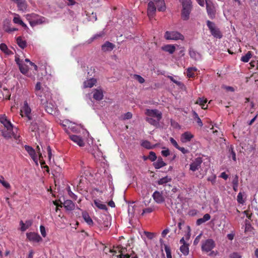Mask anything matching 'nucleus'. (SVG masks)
Listing matches in <instances>:
<instances>
[{
  "instance_id": "37998d69",
  "label": "nucleus",
  "mask_w": 258,
  "mask_h": 258,
  "mask_svg": "<svg viewBox=\"0 0 258 258\" xmlns=\"http://www.w3.org/2000/svg\"><path fill=\"white\" fill-rule=\"evenodd\" d=\"M147 158L151 161H155L157 159V156L155 152L151 151L149 153V155L147 157Z\"/></svg>"
},
{
  "instance_id": "bf43d9fd",
  "label": "nucleus",
  "mask_w": 258,
  "mask_h": 258,
  "mask_svg": "<svg viewBox=\"0 0 258 258\" xmlns=\"http://www.w3.org/2000/svg\"><path fill=\"white\" fill-rule=\"evenodd\" d=\"M144 233H145V235L149 239H152L153 238V237H154V233H151V232H147V231H145Z\"/></svg>"
},
{
  "instance_id": "4c0bfd02",
  "label": "nucleus",
  "mask_w": 258,
  "mask_h": 258,
  "mask_svg": "<svg viewBox=\"0 0 258 258\" xmlns=\"http://www.w3.org/2000/svg\"><path fill=\"white\" fill-rule=\"evenodd\" d=\"M19 67L20 72L23 74H26L28 72V67L25 64H19Z\"/></svg>"
},
{
  "instance_id": "f704fd0d",
  "label": "nucleus",
  "mask_w": 258,
  "mask_h": 258,
  "mask_svg": "<svg viewBox=\"0 0 258 258\" xmlns=\"http://www.w3.org/2000/svg\"><path fill=\"white\" fill-rule=\"evenodd\" d=\"M180 250L184 255H187L189 253L188 244L182 245L180 247Z\"/></svg>"
},
{
  "instance_id": "5fc2aeb1",
  "label": "nucleus",
  "mask_w": 258,
  "mask_h": 258,
  "mask_svg": "<svg viewBox=\"0 0 258 258\" xmlns=\"http://www.w3.org/2000/svg\"><path fill=\"white\" fill-rule=\"evenodd\" d=\"M232 183V185H238V176L237 174L233 176Z\"/></svg>"
},
{
  "instance_id": "aec40b11",
  "label": "nucleus",
  "mask_w": 258,
  "mask_h": 258,
  "mask_svg": "<svg viewBox=\"0 0 258 258\" xmlns=\"http://www.w3.org/2000/svg\"><path fill=\"white\" fill-rule=\"evenodd\" d=\"M159 241L161 247L164 246V249L166 253L167 258H172L170 247L168 245L163 243L164 241L162 239H160Z\"/></svg>"
},
{
  "instance_id": "5701e85b",
  "label": "nucleus",
  "mask_w": 258,
  "mask_h": 258,
  "mask_svg": "<svg viewBox=\"0 0 258 258\" xmlns=\"http://www.w3.org/2000/svg\"><path fill=\"white\" fill-rule=\"evenodd\" d=\"M166 165V163L164 162L163 159L159 157H158L156 162L153 163V165L155 169H160Z\"/></svg>"
},
{
  "instance_id": "9b49d317",
  "label": "nucleus",
  "mask_w": 258,
  "mask_h": 258,
  "mask_svg": "<svg viewBox=\"0 0 258 258\" xmlns=\"http://www.w3.org/2000/svg\"><path fill=\"white\" fill-rule=\"evenodd\" d=\"M153 200L157 204H161L165 201V198L162 191H155L152 195Z\"/></svg>"
},
{
  "instance_id": "c756f323",
  "label": "nucleus",
  "mask_w": 258,
  "mask_h": 258,
  "mask_svg": "<svg viewBox=\"0 0 258 258\" xmlns=\"http://www.w3.org/2000/svg\"><path fill=\"white\" fill-rule=\"evenodd\" d=\"M35 93L36 95L39 98L41 104H44L45 103V96L44 95V93H43V89L38 91H35Z\"/></svg>"
},
{
  "instance_id": "603ef678",
  "label": "nucleus",
  "mask_w": 258,
  "mask_h": 258,
  "mask_svg": "<svg viewBox=\"0 0 258 258\" xmlns=\"http://www.w3.org/2000/svg\"><path fill=\"white\" fill-rule=\"evenodd\" d=\"M189 54L190 57L196 59L197 57V52L193 49H190L189 51Z\"/></svg>"
},
{
  "instance_id": "c85d7f7f",
  "label": "nucleus",
  "mask_w": 258,
  "mask_h": 258,
  "mask_svg": "<svg viewBox=\"0 0 258 258\" xmlns=\"http://www.w3.org/2000/svg\"><path fill=\"white\" fill-rule=\"evenodd\" d=\"M82 216L85 221L89 226H92L93 225V220H92V219L90 218L89 214L87 212L83 213Z\"/></svg>"
},
{
  "instance_id": "a19ab883",
  "label": "nucleus",
  "mask_w": 258,
  "mask_h": 258,
  "mask_svg": "<svg viewBox=\"0 0 258 258\" xmlns=\"http://www.w3.org/2000/svg\"><path fill=\"white\" fill-rule=\"evenodd\" d=\"M5 127L8 130V131H11L13 130V125L10 120L8 119L5 122L2 123Z\"/></svg>"
},
{
  "instance_id": "423d86ee",
  "label": "nucleus",
  "mask_w": 258,
  "mask_h": 258,
  "mask_svg": "<svg viewBox=\"0 0 258 258\" xmlns=\"http://www.w3.org/2000/svg\"><path fill=\"white\" fill-rule=\"evenodd\" d=\"M21 115L22 117H26L29 120L32 119L31 116V109L29 106L28 102L25 101L24 102V105L21 109Z\"/></svg>"
},
{
  "instance_id": "7c9ffc66",
  "label": "nucleus",
  "mask_w": 258,
  "mask_h": 258,
  "mask_svg": "<svg viewBox=\"0 0 258 258\" xmlns=\"http://www.w3.org/2000/svg\"><path fill=\"white\" fill-rule=\"evenodd\" d=\"M13 130L8 131L7 130H3L2 131V136L6 139H9L12 137V134H13Z\"/></svg>"
},
{
  "instance_id": "4468645a",
  "label": "nucleus",
  "mask_w": 258,
  "mask_h": 258,
  "mask_svg": "<svg viewBox=\"0 0 258 258\" xmlns=\"http://www.w3.org/2000/svg\"><path fill=\"white\" fill-rule=\"evenodd\" d=\"M24 148L26 150V151L28 153V154L32 158V159L34 161H36L37 160V156L35 150L32 147L28 145H25L24 146Z\"/></svg>"
},
{
  "instance_id": "dca6fc26",
  "label": "nucleus",
  "mask_w": 258,
  "mask_h": 258,
  "mask_svg": "<svg viewBox=\"0 0 258 258\" xmlns=\"http://www.w3.org/2000/svg\"><path fill=\"white\" fill-rule=\"evenodd\" d=\"M193 138V135H192L190 132H186L181 135L180 140L182 143H186L189 142Z\"/></svg>"
},
{
  "instance_id": "1a4fd4ad",
  "label": "nucleus",
  "mask_w": 258,
  "mask_h": 258,
  "mask_svg": "<svg viewBox=\"0 0 258 258\" xmlns=\"http://www.w3.org/2000/svg\"><path fill=\"white\" fill-rule=\"evenodd\" d=\"M44 106L45 111L49 114H53L55 112L56 106L51 102H48L45 99V103L42 104Z\"/></svg>"
},
{
  "instance_id": "6ab92c4d",
  "label": "nucleus",
  "mask_w": 258,
  "mask_h": 258,
  "mask_svg": "<svg viewBox=\"0 0 258 258\" xmlns=\"http://www.w3.org/2000/svg\"><path fill=\"white\" fill-rule=\"evenodd\" d=\"M93 98L97 101H100L103 99V91L101 89H95L93 91Z\"/></svg>"
},
{
  "instance_id": "20e7f679",
  "label": "nucleus",
  "mask_w": 258,
  "mask_h": 258,
  "mask_svg": "<svg viewBox=\"0 0 258 258\" xmlns=\"http://www.w3.org/2000/svg\"><path fill=\"white\" fill-rule=\"evenodd\" d=\"M215 246L216 243L212 239H208L202 241L201 249L202 251L207 253L211 251Z\"/></svg>"
},
{
  "instance_id": "39448f33",
  "label": "nucleus",
  "mask_w": 258,
  "mask_h": 258,
  "mask_svg": "<svg viewBox=\"0 0 258 258\" xmlns=\"http://www.w3.org/2000/svg\"><path fill=\"white\" fill-rule=\"evenodd\" d=\"M207 25L209 30H210L211 34L214 37L219 39H220L222 37V34L219 29L216 27L214 23L208 20L207 22Z\"/></svg>"
},
{
  "instance_id": "69168bd1",
  "label": "nucleus",
  "mask_w": 258,
  "mask_h": 258,
  "mask_svg": "<svg viewBox=\"0 0 258 258\" xmlns=\"http://www.w3.org/2000/svg\"><path fill=\"white\" fill-rule=\"evenodd\" d=\"M177 149L180 151L184 154H187L189 152L187 149H186L183 147H180L179 146L178 148H177Z\"/></svg>"
},
{
  "instance_id": "de8ad7c7",
  "label": "nucleus",
  "mask_w": 258,
  "mask_h": 258,
  "mask_svg": "<svg viewBox=\"0 0 258 258\" xmlns=\"http://www.w3.org/2000/svg\"><path fill=\"white\" fill-rule=\"evenodd\" d=\"M216 175L215 174H212L209 176L207 178V180L210 181L213 185H214L216 183Z\"/></svg>"
},
{
  "instance_id": "6e6552de",
  "label": "nucleus",
  "mask_w": 258,
  "mask_h": 258,
  "mask_svg": "<svg viewBox=\"0 0 258 258\" xmlns=\"http://www.w3.org/2000/svg\"><path fill=\"white\" fill-rule=\"evenodd\" d=\"M145 114L147 117L155 118L158 120H160L162 118V113L157 109H146Z\"/></svg>"
},
{
  "instance_id": "ea45409f",
  "label": "nucleus",
  "mask_w": 258,
  "mask_h": 258,
  "mask_svg": "<svg viewBox=\"0 0 258 258\" xmlns=\"http://www.w3.org/2000/svg\"><path fill=\"white\" fill-rule=\"evenodd\" d=\"M171 180V178H168V176H166L160 179L158 181V184L159 185H162L165 184Z\"/></svg>"
},
{
  "instance_id": "4be33fe9",
  "label": "nucleus",
  "mask_w": 258,
  "mask_h": 258,
  "mask_svg": "<svg viewBox=\"0 0 258 258\" xmlns=\"http://www.w3.org/2000/svg\"><path fill=\"white\" fill-rule=\"evenodd\" d=\"M117 248L120 253L119 255L117 256L118 258H130V254L125 253V251H126V248H123L121 246H118Z\"/></svg>"
},
{
  "instance_id": "f257e3e1",
  "label": "nucleus",
  "mask_w": 258,
  "mask_h": 258,
  "mask_svg": "<svg viewBox=\"0 0 258 258\" xmlns=\"http://www.w3.org/2000/svg\"><path fill=\"white\" fill-rule=\"evenodd\" d=\"M191 11V2L190 0H183L182 2V10L181 11V18L186 21L189 18V15Z\"/></svg>"
},
{
  "instance_id": "4d7b16f0",
  "label": "nucleus",
  "mask_w": 258,
  "mask_h": 258,
  "mask_svg": "<svg viewBox=\"0 0 258 258\" xmlns=\"http://www.w3.org/2000/svg\"><path fill=\"white\" fill-rule=\"evenodd\" d=\"M40 232H41V234L42 235V236L45 237L46 235V233L45 232V229L44 226H43V225H41L40 226Z\"/></svg>"
},
{
  "instance_id": "412c9836",
  "label": "nucleus",
  "mask_w": 258,
  "mask_h": 258,
  "mask_svg": "<svg viewBox=\"0 0 258 258\" xmlns=\"http://www.w3.org/2000/svg\"><path fill=\"white\" fill-rule=\"evenodd\" d=\"M97 82L96 79L91 78L84 81L83 83V87L84 88H92Z\"/></svg>"
},
{
  "instance_id": "338daca9",
  "label": "nucleus",
  "mask_w": 258,
  "mask_h": 258,
  "mask_svg": "<svg viewBox=\"0 0 258 258\" xmlns=\"http://www.w3.org/2000/svg\"><path fill=\"white\" fill-rule=\"evenodd\" d=\"M7 120L8 119L5 115H0V122L2 123H5Z\"/></svg>"
},
{
  "instance_id": "13d9d810",
  "label": "nucleus",
  "mask_w": 258,
  "mask_h": 258,
  "mask_svg": "<svg viewBox=\"0 0 258 258\" xmlns=\"http://www.w3.org/2000/svg\"><path fill=\"white\" fill-rule=\"evenodd\" d=\"M230 258H241V256L238 252H233L230 255Z\"/></svg>"
},
{
  "instance_id": "f3484780",
  "label": "nucleus",
  "mask_w": 258,
  "mask_h": 258,
  "mask_svg": "<svg viewBox=\"0 0 258 258\" xmlns=\"http://www.w3.org/2000/svg\"><path fill=\"white\" fill-rule=\"evenodd\" d=\"M70 138L72 141L77 143L79 146L83 147L84 146V143L81 137L77 135H71Z\"/></svg>"
},
{
  "instance_id": "cd10ccee",
  "label": "nucleus",
  "mask_w": 258,
  "mask_h": 258,
  "mask_svg": "<svg viewBox=\"0 0 258 258\" xmlns=\"http://www.w3.org/2000/svg\"><path fill=\"white\" fill-rule=\"evenodd\" d=\"M16 42L18 46L22 49L25 48L27 46L26 41L23 40L21 36L17 37Z\"/></svg>"
},
{
  "instance_id": "8fccbe9b",
  "label": "nucleus",
  "mask_w": 258,
  "mask_h": 258,
  "mask_svg": "<svg viewBox=\"0 0 258 258\" xmlns=\"http://www.w3.org/2000/svg\"><path fill=\"white\" fill-rule=\"evenodd\" d=\"M12 137H13L14 139L16 140V142L17 144H19L20 142L21 139L20 135H16L14 131L13 132Z\"/></svg>"
},
{
  "instance_id": "f03ea898",
  "label": "nucleus",
  "mask_w": 258,
  "mask_h": 258,
  "mask_svg": "<svg viewBox=\"0 0 258 258\" xmlns=\"http://www.w3.org/2000/svg\"><path fill=\"white\" fill-rule=\"evenodd\" d=\"M27 19L29 21L31 27L37 25L41 24L44 21V18L39 16L35 14H28L26 16Z\"/></svg>"
},
{
  "instance_id": "864d4df0",
  "label": "nucleus",
  "mask_w": 258,
  "mask_h": 258,
  "mask_svg": "<svg viewBox=\"0 0 258 258\" xmlns=\"http://www.w3.org/2000/svg\"><path fill=\"white\" fill-rule=\"evenodd\" d=\"M170 143L173 145V146L177 149L178 148L179 146L177 143V142L173 138H170L169 139Z\"/></svg>"
},
{
  "instance_id": "7ed1b4c3",
  "label": "nucleus",
  "mask_w": 258,
  "mask_h": 258,
  "mask_svg": "<svg viewBox=\"0 0 258 258\" xmlns=\"http://www.w3.org/2000/svg\"><path fill=\"white\" fill-rule=\"evenodd\" d=\"M164 38L167 40H183L184 37L183 35L177 31H166L164 34Z\"/></svg>"
},
{
  "instance_id": "c03bdc74",
  "label": "nucleus",
  "mask_w": 258,
  "mask_h": 258,
  "mask_svg": "<svg viewBox=\"0 0 258 258\" xmlns=\"http://www.w3.org/2000/svg\"><path fill=\"white\" fill-rule=\"evenodd\" d=\"M229 153L230 156H232V159L235 161L236 160V154L234 151L233 147L231 146L229 149Z\"/></svg>"
},
{
  "instance_id": "49530a36",
  "label": "nucleus",
  "mask_w": 258,
  "mask_h": 258,
  "mask_svg": "<svg viewBox=\"0 0 258 258\" xmlns=\"http://www.w3.org/2000/svg\"><path fill=\"white\" fill-rule=\"evenodd\" d=\"M134 78L141 84H143L145 82V79L139 75H134Z\"/></svg>"
},
{
  "instance_id": "2f4dec72",
  "label": "nucleus",
  "mask_w": 258,
  "mask_h": 258,
  "mask_svg": "<svg viewBox=\"0 0 258 258\" xmlns=\"http://www.w3.org/2000/svg\"><path fill=\"white\" fill-rule=\"evenodd\" d=\"M13 22L16 24H18L21 25L24 28L27 27V25L23 22V21L21 19L20 17L18 15L14 18Z\"/></svg>"
},
{
  "instance_id": "2eb2a0df",
  "label": "nucleus",
  "mask_w": 258,
  "mask_h": 258,
  "mask_svg": "<svg viewBox=\"0 0 258 258\" xmlns=\"http://www.w3.org/2000/svg\"><path fill=\"white\" fill-rule=\"evenodd\" d=\"M10 97L11 93L8 89L4 88L3 91H0V100H10Z\"/></svg>"
},
{
  "instance_id": "bb28decb",
  "label": "nucleus",
  "mask_w": 258,
  "mask_h": 258,
  "mask_svg": "<svg viewBox=\"0 0 258 258\" xmlns=\"http://www.w3.org/2000/svg\"><path fill=\"white\" fill-rule=\"evenodd\" d=\"M0 49L7 55H12L13 54V52L8 48L7 45L5 43H1L0 44Z\"/></svg>"
},
{
  "instance_id": "b1692460",
  "label": "nucleus",
  "mask_w": 258,
  "mask_h": 258,
  "mask_svg": "<svg viewBox=\"0 0 258 258\" xmlns=\"http://www.w3.org/2000/svg\"><path fill=\"white\" fill-rule=\"evenodd\" d=\"M19 10L24 12L27 8V4L25 0H20L16 3Z\"/></svg>"
},
{
  "instance_id": "774afa93",
  "label": "nucleus",
  "mask_w": 258,
  "mask_h": 258,
  "mask_svg": "<svg viewBox=\"0 0 258 258\" xmlns=\"http://www.w3.org/2000/svg\"><path fill=\"white\" fill-rule=\"evenodd\" d=\"M132 117V114L130 112H127L124 114V119H129Z\"/></svg>"
},
{
  "instance_id": "e2e57ef3",
  "label": "nucleus",
  "mask_w": 258,
  "mask_h": 258,
  "mask_svg": "<svg viewBox=\"0 0 258 258\" xmlns=\"http://www.w3.org/2000/svg\"><path fill=\"white\" fill-rule=\"evenodd\" d=\"M42 90L40 82H37L35 85V91H38Z\"/></svg>"
},
{
  "instance_id": "0eeeda50",
  "label": "nucleus",
  "mask_w": 258,
  "mask_h": 258,
  "mask_svg": "<svg viewBox=\"0 0 258 258\" xmlns=\"http://www.w3.org/2000/svg\"><path fill=\"white\" fill-rule=\"evenodd\" d=\"M203 160L202 157H199L195 159L189 165V170L192 172L198 170L201 167Z\"/></svg>"
},
{
  "instance_id": "0e129e2a",
  "label": "nucleus",
  "mask_w": 258,
  "mask_h": 258,
  "mask_svg": "<svg viewBox=\"0 0 258 258\" xmlns=\"http://www.w3.org/2000/svg\"><path fill=\"white\" fill-rule=\"evenodd\" d=\"M68 192H69V196L72 198H73V199H74L75 200H76L77 199V196L75 195L72 191H71L70 190V187H69V190H68Z\"/></svg>"
},
{
  "instance_id": "e433bc0d",
  "label": "nucleus",
  "mask_w": 258,
  "mask_h": 258,
  "mask_svg": "<svg viewBox=\"0 0 258 258\" xmlns=\"http://www.w3.org/2000/svg\"><path fill=\"white\" fill-rule=\"evenodd\" d=\"M251 56H252L251 52L250 51H248L245 55L242 56L241 57L240 60L243 62H247L249 61V60L250 58L251 57Z\"/></svg>"
},
{
  "instance_id": "393cba45",
  "label": "nucleus",
  "mask_w": 258,
  "mask_h": 258,
  "mask_svg": "<svg viewBox=\"0 0 258 258\" xmlns=\"http://www.w3.org/2000/svg\"><path fill=\"white\" fill-rule=\"evenodd\" d=\"M162 49L165 51L169 52L170 54H172L175 50V47L172 44H167L162 47Z\"/></svg>"
},
{
  "instance_id": "f8f14e48",
  "label": "nucleus",
  "mask_w": 258,
  "mask_h": 258,
  "mask_svg": "<svg viewBox=\"0 0 258 258\" xmlns=\"http://www.w3.org/2000/svg\"><path fill=\"white\" fill-rule=\"evenodd\" d=\"M206 9L207 13L211 19H213L215 15V8L212 3H208L206 1Z\"/></svg>"
},
{
  "instance_id": "a211bd4d",
  "label": "nucleus",
  "mask_w": 258,
  "mask_h": 258,
  "mask_svg": "<svg viewBox=\"0 0 258 258\" xmlns=\"http://www.w3.org/2000/svg\"><path fill=\"white\" fill-rule=\"evenodd\" d=\"M114 47V44L109 41H106L104 44L102 45L101 49L104 52L110 51L113 49Z\"/></svg>"
},
{
  "instance_id": "a878e982",
  "label": "nucleus",
  "mask_w": 258,
  "mask_h": 258,
  "mask_svg": "<svg viewBox=\"0 0 258 258\" xmlns=\"http://www.w3.org/2000/svg\"><path fill=\"white\" fill-rule=\"evenodd\" d=\"M94 205L99 209L103 210H107V206L105 204H103V203L99 200H94Z\"/></svg>"
},
{
  "instance_id": "3c124183",
  "label": "nucleus",
  "mask_w": 258,
  "mask_h": 258,
  "mask_svg": "<svg viewBox=\"0 0 258 258\" xmlns=\"http://www.w3.org/2000/svg\"><path fill=\"white\" fill-rule=\"evenodd\" d=\"M153 210H154V208L152 207H148V208H145L143 210V213H142V215H144V214H146V213H150L152 212L153 211Z\"/></svg>"
},
{
  "instance_id": "79ce46f5",
  "label": "nucleus",
  "mask_w": 258,
  "mask_h": 258,
  "mask_svg": "<svg viewBox=\"0 0 258 258\" xmlns=\"http://www.w3.org/2000/svg\"><path fill=\"white\" fill-rule=\"evenodd\" d=\"M29 129L31 132H36L38 130V125L35 122H32L29 126Z\"/></svg>"
},
{
  "instance_id": "72a5a7b5",
  "label": "nucleus",
  "mask_w": 258,
  "mask_h": 258,
  "mask_svg": "<svg viewBox=\"0 0 258 258\" xmlns=\"http://www.w3.org/2000/svg\"><path fill=\"white\" fill-rule=\"evenodd\" d=\"M207 100L203 98H198L196 102V104H199L201 106L202 109H205L206 108L205 107V104L207 103Z\"/></svg>"
},
{
  "instance_id": "680f3d73",
  "label": "nucleus",
  "mask_w": 258,
  "mask_h": 258,
  "mask_svg": "<svg viewBox=\"0 0 258 258\" xmlns=\"http://www.w3.org/2000/svg\"><path fill=\"white\" fill-rule=\"evenodd\" d=\"M102 36V34H96L93 37L91 38L88 41H89V43H91L92 42V41H94V39H97V38L98 37H100Z\"/></svg>"
},
{
  "instance_id": "ddd939ff",
  "label": "nucleus",
  "mask_w": 258,
  "mask_h": 258,
  "mask_svg": "<svg viewBox=\"0 0 258 258\" xmlns=\"http://www.w3.org/2000/svg\"><path fill=\"white\" fill-rule=\"evenodd\" d=\"M63 206L66 210L69 211H73L75 208V203L70 200H65L63 202Z\"/></svg>"
},
{
  "instance_id": "473e14b6",
  "label": "nucleus",
  "mask_w": 258,
  "mask_h": 258,
  "mask_svg": "<svg viewBox=\"0 0 258 258\" xmlns=\"http://www.w3.org/2000/svg\"><path fill=\"white\" fill-rule=\"evenodd\" d=\"M146 120L149 122L150 124L157 126L159 124V122L160 120H158L157 119H154V118L147 117L146 118Z\"/></svg>"
},
{
  "instance_id": "c9c22d12",
  "label": "nucleus",
  "mask_w": 258,
  "mask_h": 258,
  "mask_svg": "<svg viewBox=\"0 0 258 258\" xmlns=\"http://www.w3.org/2000/svg\"><path fill=\"white\" fill-rule=\"evenodd\" d=\"M197 69L196 68H188L187 69V76L188 78H194L195 76V72L196 71Z\"/></svg>"
},
{
  "instance_id": "58836bf2",
  "label": "nucleus",
  "mask_w": 258,
  "mask_h": 258,
  "mask_svg": "<svg viewBox=\"0 0 258 258\" xmlns=\"http://www.w3.org/2000/svg\"><path fill=\"white\" fill-rule=\"evenodd\" d=\"M141 146L147 149H151L153 148V146L151 145V143L147 140L143 141L141 143Z\"/></svg>"
},
{
  "instance_id": "9d476101",
  "label": "nucleus",
  "mask_w": 258,
  "mask_h": 258,
  "mask_svg": "<svg viewBox=\"0 0 258 258\" xmlns=\"http://www.w3.org/2000/svg\"><path fill=\"white\" fill-rule=\"evenodd\" d=\"M27 238L31 242H39L42 240L41 236L36 233L29 232L26 234Z\"/></svg>"
},
{
  "instance_id": "6e6d98bb",
  "label": "nucleus",
  "mask_w": 258,
  "mask_h": 258,
  "mask_svg": "<svg viewBox=\"0 0 258 258\" xmlns=\"http://www.w3.org/2000/svg\"><path fill=\"white\" fill-rule=\"evenodd\" d=\"M161 155L164 157H167L170 155V151L167 149L164 150H162L161 152Z\"/></svg>"
},
{
  "instance_id": "09e8293b",
  "label": "nucleus",
  "mask_w": 258,
  "mask_h": 258,
  "mask_svg": "<svg viewBox=\"0 0 258 258\" xmlns=\"http://www.w3.org/2000/svg\"><path fill=\"white\" fill-rule=\"evenodd\" d=\"M3 179H1L0 183L7 189L11 188V185L9 182L4 180V177H2Z\"/></svg>"
},
{
  "instance_id": "052dcab7",
  "label": "nucleus",
  "mask_w": 258,
  "mask_h": 258,
  "mask_svg": "<svg viewBox=\"0 0 258 258\" xmlns=\"http://www.w3.org/2000/svg\"><path fill=\"white\" fill-rule=\"evenodd\" d=\"M21 230L22 231H25L28 228V225L26 226L22 221L20 222Z\"/></svg>"
},
{
  "instance_id": "a18cd8bd",
  "label": "nucleus",
  "mask_w": 258,
  "mask_h": 258,
  "mask_svg": "<svg viewBox=\"0 0 258 258\" xmlns=\"http://www.w3.org/2000/svg\"><path fill=\"white\" fill-rule=\"evenodd\" d=\"M243 196L241 192L238 193L237 197V201L238 203H239L240 204H244V203L245 202V201L243 199Z\"/></svg>"
}]
</instances>
